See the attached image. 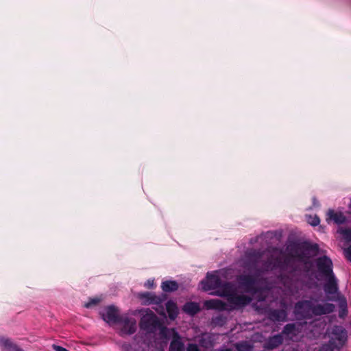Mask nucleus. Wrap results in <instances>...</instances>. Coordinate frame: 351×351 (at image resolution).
I'll use <instances>...</instances> for the list:
<instances>
[{
    "label": "nucleus",
    "mask_w": 351,
    "mask_h": 351,
    "mask_svg": "<svg viewBox=\"0 0 351 351\" xmlns=\"http://www.w3.org/2000/svg\"><path fill=\"white\" fill-rule=\"evenodd\" d=\"M283 340L282 334L272 335L265 341L263 348L269 350H274L282 344Z\"/></svg>",
    "instance_id": "13"
},
{
    "label": "nucleus",
    "mask_w": 351,
    "mask_h": 351,
    "mask_svg": "<svg viewBox=\"0 0 351 351\" xmlns=\"http://www.w3.org/2000/svg\"><path fill=\"white\" fill-rule=\"evenodd\" d=\"M169 351H184V345L179 334H176V337L171 340Z\"/></svg>",
    "instance_id": "20"
},
{
    "label": "nucleus",
    "mask_w": 351,
    "mask_h": 351,
    "mask_svg": "<svg viewBox=\"0 0 351 351\" xmlns=\"http://www.w3.org/2000/svg\"><path fill=\"white\" fill-rule=\"evenodd\" d=\"M217 273V271H215L206 274V278L201 281L202 289L204 291L217 290L222 282Z\"/></svg>",
    "instance_id": "5"
},
{
    "label": "nucleus",
    "mask_w": 351,
    "mask_h": 351,
    "mask_svg": "<svg viewBox=\"0 0 351 351\" xmlns=\"http://www.w3.org/2000/svg\"><path fill=\"white\" fill-rule=\"evenodd\" d=\"M145 287L148 289H152L154 287V279H148L145 282Z\"/></svg>",
    "instance_id": "34"
},
{
    "label": "nucleus",
    "mask_w": 351,
    "mask_h": 351,
    "mask_svg": "<svg viewBox=\"0 0 351 351\" xmlns=\"http://www.w3.org/2000/svg\"><path fill=\"white\" fill-rule=\"evenodd\" d=\"M267 316L272 322H285L287 320V313L285 309H269Z\"/></svg>",
    "instance_id": "15"
},
{
    "label": "nucleus",
    "mask_w": 351,
    "mask_h": 351,
    "mask_svg": "<svg viewBox=\"0 0 351 351\" xmlns=\"http://www.w3.org/2000/svg\"><path fill=\"white\" fill-rule=\"evenodd\" d=\"M121 348L122 351H134L132 345L129 343H123Z\"/></svg>",
    "instance_id": "31"
},
{
    "label": "nucleus",
    "mask_w": 351,
    "mask_h": 351,
    "mask_svg": "<svg viewBox=\"0 0 351 351\" xmlns=\"http://www.w3.org/2000/svg\"><path fill=\"white\" fill-rule=\"evenodd\" d=\"M349 208H350V210H351V203H350V205H349Z\"/></svg>",
    "instance_id": "42"
},
{
    "label": "nucleus",
    "mask_w": 351,
    "mask_h": 351,
    "mask_svg": "<svg viewBox=\"0 0 351 351\" xmlns=\"http://www.w3.org/2000/svg\"><path fill=\"white\" fill-rule=\"evenodd\" d=\"M264 254V251L251 249L245 252L243 267L251 269L259 263Z\"/></svg>",
    "instance_id": "7"
},
{
    "label": "nucleus",
    "mask_w": 351,
    "mask_h": 351,
    "mask_svg": "<svg viewBox=\"0 0 351 351\" xmlns=\"http://www.w3.org/2000/svg\"><path fill=\"white\" fill-rule=\"evenodd\" d=\"M213 335L209 333H204L202 335L199 343L204 348H209L213 345Z\"/></svg>",
    "instance_id": "23"
},
{
    "label": "nucleus",
    "mask_w": 351,
    "mask_h": 351,
    "mask_svg": "<svg viewBox=\"0 0 351 351\" xmlns=\"http://www.w3.org/2000/svg\"><path fill=\"white\" fill-rule=\"evenodd\" d=\"M213 294L226 298L231 305L232 309L243 308L249 304L252 301V298L247 295H238L234 284L230 282H221L220 286Z\"/></svg>",
    "instance_id": "2"
},
{
    "label": "nucleus",
    "mask_w": 351,
    "mask_h": 351,
    "mask_svg": "<svg viewBox=\"0 0 351 351\" xmlns=\"http://www.w3.org/2000/svg\"><path fill=\"white\" fill-rule=\"evenodd\" d=\"M339 232L347 241H351V228H341Z\"/></svg>",
    "instance_id": "29"
},
{
    "label": "nucleus",
    "mask_w": 351,
    "mask_h": 351,
    "mask_svg": "<svg viewBox=\"0 0 351 351\" xmlns=\"http://www.w3.org/2000/svg\"><path fill=\"white\" fill-rule=\"evenodd\" d=\"M237 280L241 287L243 288L247 292H252L255 290L256 279L249 274H242L238 276Z\"/></svg>",
    "instance_id": "11"
},
{
    "label": "nucleus",
    "mask_w": 351,
    "mask_h": 351,
    "mask_svg": "<svg viewBox=\"0 0 351 351\" xmlns=\"http://www.w3.org/2000/svg\"><path fill=\"white\" fill-rule=\"evenodd\" d=\"M100 315L106 323L117 324L121 315L119 314V310L114 305L106 307L101 313Z\"/></svg>",
    "instance_id": "9"
},
{
    "label": "nucleus",
    "mask_w": 351,
    "mask_h": 351,
    "mask_svg": "<svg viewBox=\"0 0 351 351\" xmlns=\"http://www.w3.org/2000/svg\"><path fill=\"white\" fill-rule=\"evenodd\" d=\"M264 265H265V266L266 267L265 270H267V271L269 270V269L270 268L271 263L269 262V261H267V262L265 263Z\"/></svg>",
    "instance_id": "38"
},
{
    "label": "nucleus",
    "mask_w": 351,
    "mask_h": 351,
    "mask_svg": "<svg viewBox=\"0 0 351 351\" xmlns=\"http://www.w3.org/2000/svg\"><path fill=\"white\" fill-rule=\"evenodd\" d=\"M332 334L339 343H343L346 341L347 336L346 332L343 328L337 326L333 329Z\"/></svg>",
    "instance_id": "26"
},
{
    "label": "nucleus",
    "mask_w": 351,
    "mask_h": 351,
    "mask_svg": "<svg viewBox=\"0 0 351 351\" xmlns=\"http://www.w3.org/2000/svg\"><path fill=\"white\" fill-rule=\"evenodd\" d=\"M348 258L351 261V245L346 250Z\"/></svg>",
    "instance_id": "36"
},
{
    "label": "nucleus",
    "mask_w": 351,
    "mask_h": 351,
    "mask_svg": "<svg viewBox=\"0 0 351 351\" xmlns=\"http://www.w3.org/2000/svg\"><path fill=\"white\" fill-rule=\"evenodd\" d=\"M139 325L142 330L147 333H154L156 332L159 325V322L157 317L152 313L143 316Z\"/></svg>",
    "instance_id": "6"
},
{
    "label": "nucleus",
    "mask_w": 351,
    "mask_h": 351,
    "mask_svg": "<svg viewBox=\"0 0 351 351\" xmlns=\"http://www.w3.org/2000/svg\"><path fill=\"white\" fill-rule=\"evenodd\" d=\"M52 348L55 351H69V350H67L66 348H65L64 347H62V346H58V345H55V344H53L52 346Z\"/></svg>",
    "instance_id": "35"
},
{
    "label": "nucleus",
    "mask_w": 351,
    "mask_h": 351,
    "mask_svg": "<svg viewBox=\"0 0 351 351\" xmlns=\"http://www.w3.org/2000/svg\"><path fill=\"white\" fill-rule=\"evenodd\" d=\"M165 306L169 318L171 320H174L178 317L179 313V310L176 303L172 300H169L165 304Z\"/></svg>",
    "instance_id": "19"
},
{
    "label": "nucleus",
    "mask_w": 351,
    "mask_h": 351,
    "mask_svg": "<svg viewBox=\"0 0 351 351\" xmlns=\"http://www.w3.org/2000/svg\"><path fill=\"white\" fill-rule=\"evenodd\" d=\"M289 263V261L287 259H285L282 263H281L280 265H279L278 266L281 268H283L285 266H287Z\"/></svg>",
    "instance_id": "37"
},
{
    "label": "nucleus",
    "mask_w": 351,
    "mask_h": 351,
    "mask_svg": "<svg viewBox=\"0 0 351 351\" xmlns=\"http://www.w3.org/2000/svg\"><path fill=\"white\" fill-rule=\"evenodd\" d=\"M204 306L206 309L208 310L223 311L228 309L226 303L219 299H211L206 300L204 303Z\"/></svg>",
    "instance_id": "14"
},
{
    "label": "nucleus",
    "mask_w": 351,
    "mask_h": 351,
    "mask_svg": "<svg viewBox=\"0 0 351 351\" xmlns=\"http://www.w3.org/2000/svg\"><path fill=\"white\" fill-rule=\"evenodd\" d=\"M182 310L186 314L194 316L200 311L201 308L197 302H187L182 306Z\"/></svg>",
    "instance_id": "17"
},
{
    "label": "nucleus",
    "mask_w": 351,
    "mask_h": 351,
    "mask_svg": "<svg viewBox=\"0 0 351 351\" xmlns=\"http://www.w3.org/2000/svg\"><path fill=\"white\" fill-rule=\"evenodd\" d=\"M323 278L326 280L324 284V290L328 295H337V298H338L339 295H341L339 291L338 280L335 274Z\"/></svg>",
    "instance_id": "10"
},
{
    "label": "nucleus",
    "mask_w": 351,
    "mask_h": 351,
    "mask_svg": "<svg viewBox=\"0 0 351 351\" xmlns=\"http://www.w3.org/2000/svg\"><path fill=\"white\" fill-rule=\"evenodd\" d=\"M315 266L319 276L322 278L335 274L332 270V260L327 256L318 257L315 261Z\"/></svg>",
    "instance_id": "4"
},
{
    "label": "nucleus",
    "mask_w": 351,
    "mask_h": 351,
    "mask_svg": "<svg viewBox=\"0 0 351 351\" xmlns=\"http://www.w3.org/2000/svg\"><path fill=\"white\" fill-rule=\"evenodd\" d=\"M216 322H218L219 320L222 319V317L221 316L216 317Z\"/></svg>",
    "instance_id": "40"
},
{
    "label": "nucleus",
    "mask_w": 351,
    "mask_h": 351,
    "mask_svg": "<svg viewBox=\"0 0 351 351\" xmlns=\"http://www.w3.org/2000/svg\"><path fill=\"white\" fill-rule=\"evenodd\" d=\"M161 288L165 292H173L178 290V284L175 280H166L162 282Z\"/></svg>",
    "instance_id": "24"
},
{
    "label": "nucleus",
    "mask_w": 351,
    "mask_h": 351,
    "mask_svg": "<svg viewBox=\"0 0 351 351\" xmlns=\"http://www.w3.org/2000/svg\"><path fill=\"white\" fill-rule=\"evenodd\" d=\"M186 351H200V350L197 344L189 343L186 347Z\"/></svg>",
    "instance_id": "32"
},
{
    "label": "nucleus",
    "mask_w": 351,
    "mask_h": 351,
    "mask_svg": "<svg viewBox=\"0 0 351 351\" xmlns=\"http://www.w3.org/2000/svg\"><path fill=\"white\" fill-rule=\"evenodd\" d=\"M0 346L5 351H23V349L13 344L9 339L5 337L0 338Z\"/></svg>",
    "instance_id": "21"
},
{
    "label": "nucleus",
    "mask_w": 351,
    "mask_h": 351,
    "mask_svg": "<svg viewBox=\"0 0 351 351\" xmlns=\"http://www.w3.org/2000/svg\"><path fill=\"white\" fill-rule=\"evenodd\" d=\"M218 351H232V350L229 349V348H226V349H221V350H219Z\"/></svg>",
    "instance_id": "39"
},
{
    "label": "nucleus",
    "mask_w": 351,
    "mask_h": 351,
    "mask_svg": "<svg viewBox=\"0 0 351 351\" xmlns=\"http://www.w3.org/2000/svg\"><path fill=\"white\" fill-rule=\"evenodd\" d=\"M320 222L319 218L317 216H309L308 219V223L312 226H317Z\"/></svg>",
    "instance_id": "30"
},
{
    "label": "nucleus",
    "mask_w": 351,
    "mask_h": 351,
    "mask_svg": "<svg viewBox=\"0 0 351 351\" xmlns=\"http://www.w3.org/2000/svg\"><path fill=\"white\" fill-rule=\"evenodd\" d=\"M176 334H179L175 328H168L167 327H162L160 330V337L169 340L173 339L176 337Z\"/></svg>",
    "instance_id": "22"
},
{
    "label": "nucleus",
    "mask_w": 351,
    "mask_h": 351,
    "mask_svg": "<svg viewBox=\"0 0 351 351\" xmlns=\"http://www.w3.org/2000/svg\"><path fill=\"white\" fill-rule=\"evenodd\" d=\"M335 346L331 341L329 343L322 344L317 351H335Z\"/></svg>",
    "instance_id": "28"
},
{
    "label": "nucleus",
    "mask_w": 351,
    "mask_h": 351,
    "mask_svg": "<svg viewBox=\"0 0 351 351\" xmlns=\"http://www.w3.org/2000/svg\"><path fill=\"white\" fill-rule=\"evenodd\" d=\"M327 216L326 221H332L337 225H341L346 222V217L341 212H335L332 209H329Z\"/></svg>",
    "instance_id": "16"
},
{
    "label": "nucleus",
    "mask_w": 351,
    "mask_h": 351,
    "mask_svg": "<svg viewBox=\"0 0 351 351\" xmlns=\"http://www.w3.org/2000/svg\"><path fill=\"white\" fill-rule=\"evenodd\" d=\"M236 348L238 351H252L253 345L247 341H243L236 344Z\"/></svg>",
    "instance_id": "27"
},
{
    "label": "nucleus",
    "mask_w": 351,
    "mask_h": 351,
    "mask_svg": "<svg viewBox=\"0 0 351 351\" xmlns=\"http://www.w3.org/2000/svg\"><path fill=\"white\" fill-rule=\"evenodd\" d=\"M261 272V270L260 269H257V270H256V273H257V274H259Z\"/></svg>",
    "instance_id": "41"
},
{
    "label": "nucleus",
    "mask_w": 351,
    "mask_h": 351,
    "mask_svg": "<svg viewBox=\"0 0 351 351\" xmlns=\"http://www.w3.org/2000/svg\"><path fill=\"white\" fill-rule=\"evenodd\" d=\"M330 300L338 301L339 307V317H344L348 313V304L346 298L342 295H339L336 299L331 298Z\"/></svg>",
    "instance_id": "18"
},
{
    "label": "nucleus",
    "mask_w": 351,
    "mask_h": 351,
    "mask_svg": "<svg viewBox=\"0 0 351 351\" xmlns=\"http://www.w3.org/2000/svg\"><path fill=\"white\" fill-rule=\"evenodd\" d=\"M335 305L331 303L319 304L317 300H301L295 302L293 314L298 320H308L315 317L332 313Z\"/></svg>",
    "instance_id": "1"
},
{
    "label": "nucleus",
    "mask_w": 351,
    "mask_h": 351,
    "mask_svg": "<svg viewBox=\"0 0 351 351\" xmlns=\"http://www.w3.org/2000/svg\"><path fill=\"white\" fill-rule=\"evenodd\" d=\"M298 329L296 325L294 323H289L286 324L282 331V335H285L287 337H293L297 335Z\"/></svg>",
    "instance_id": "25"
},
{
    "label": "nucleus",
    "mask_w": 351,
    "mask_h": 351,
    "mask_svg": "<svg viewBox=\"0 0 351 351\" xmlns=\"http://www.w3.org/2000/svg\"><path fill=\"white\" fill-rule=\"evenodd\" d=\"M140 298L147 304L161 305L167 298L165 294L157 295L153 293L145 292L140 294Z\"/></svg>",
    "instance_id": "12"
},
{
    "label": "nucleus",
    "mask_w": 351,
    "mask_h": 351,
    "mask_svg": "<svg viewBox=\"0 0 351 351\" xmlns=\"http://www.w3.org/2000/svg\"><path fill=\"white\" fill-rule=\"evenodd\" d=\"M287 250L293 256L302 258L309 255H317L319 251V245L316 243L308 242L293 243L287 246Z\"/></svg>",
    "instance_id": "3"
},
{
    "label": "nucleus",
    "mask_w": 351,
    "mask_h": 351,
    "mask_svg": "<svg viewBox=\"0 0 351 351\" xmlns=\"http://www.w3.org/2000/svg\"><path fill=\"white\" fill-rule=\"evenodd\" d=\"M99 299L98 298H93L91 299L88 302L86 303L84 306L86 308H90L93 305L97 304L99 302Z\"/></svg>",
    "instance_id": "33"
},
{
    "label": "nucleus",
    "mask_w": 351,
    "mask_h": 351,
    "mask_svg": "<svg viewBox=\"0 0 351 351\" xmlns=\"http://www.w3.org/2000/svg\"><path fill=\"white\" fill-rule=\"evenodd\" d=\"M117 324L122 326L121 332L122 335H132L136 330V321L126 314L122 315Z\"/></svg>",
    "instance_id": "8"
}]
</instances>
